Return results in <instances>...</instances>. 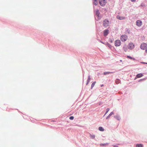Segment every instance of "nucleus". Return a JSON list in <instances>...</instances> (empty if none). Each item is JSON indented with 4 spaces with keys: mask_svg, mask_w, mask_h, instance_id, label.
Returning a JSON list of instances; mask_svg holds the SVG:
<instances>
[{
    "mask_svg": "<svg viewBox=\"0 0 147 147\" xmlns=\"http://www.w3.org/2000/svg\"><path fill=\"white\" fill-rule=\"evenodd\" d=\"M96 83V82H94L91 85V88L92 89V88L94 86L95 83Z\"/></svg>",
    "mask_w": 147,
    "mask_h": 147,
    "instance_id": "412c9836",
    "label": "nucleus"
},
{
    "mask_svg": "<svg viewBox=\"0 0 147 147\" xmlns=\"http://www.w3.org/2000/svg\"><path fill=\"white\" fill-rule=\"evenodd\" d=\"M147 45L146 43H142L141 44L140 46V48L141 49L144 50L146 49V48L147 47Z\"/></svg>",
    "mask_w": 147,
    "mask_h": 147,
    "instance_id": "423d86ee",
    "label": "nucleus"
},
{
    "mask_svg": "<svg viewBox=\"0 0 147 147\" xmlns=\"http://www.w3.org/2000/svg\"><path fill=\"white\" fill-rule=\"evenodd\" d=\"M98 129L100 131H104V129L102 127H100L98 128Z\"/></svg>",
    "mask_w": 147,
    "mask_h": 147,
    "instance_id": "4468645a",
    "label": "nucleus"
},
{
    "mask_svg": "<svg viewBox=\"0 0 147 147\" xmlns=\"http://www.w3.org/2000/svg\"><path fill=\"white\" fill-rule=\"evenodd\" d=\"M143 75L142 74H139L136 75V77L138 78L141 77L143 76Z\"/></svg>",
    "mask_w": 147,
    "mask_h": 147,
    "instance_id": "f8f14e48",
    "label": "nucleus"
},
{
    "mask_svg": "<svg viewBox=\"0 0 147 147\" xmlns=\"http://www.w3.org/2000/svg\"><path fill=\"white\" fill-rule=\"evenodd\" d=\"M90 80H88L87 81V83H86V85H87L90 82Z\"/></svg>",
    "mask_w": 147,
    "mask_h": 147,
    "instance_id": "393cba45",
    "label": "nucleus"
},
{
    "mask_svg": "<svg viewBox=\"0 0 147 147\" xmlns=\"http://www.w3.org/2000/svg\"><path fill=\"white\" fill-rule=\"evenodd\" d=\"M121 44V42L119 40H116L115 41V45L116 47H118L120 46Z\"/></svg>",
    "mask_w": 147,
    "mask_h": 147,
    "instance_id": "39448f33",
    "label": "nucleus"
},
{
    "mask_svg": "<svg viewBox=\"0 0 147 147\" xmlns=\"http://www.w3.org/2000/svg\"><path fill=\"white\" fill-rule=\"evenodd\" d=\"M127 39V36L125 34L122 35L120 37V39L122 42L126 41Z\"/></svg>",
    "mask_w": 147,
    "mask_h": 147,
    "instance_id": "f257e3e1",
    "label": "nucleus"
},
{
    "mask_svg": "<svg viewBox=\"0 0 147 147\" xmlns=\"http://www.w3.org/2000/svg\"><path fill=\"white\" fill-rule=\"evenodd\" d=\"M114 117L118 120H119L120 119V118L118 115L115 116Z\"/></svg>",
    "mask_w": 147,
    "mask_h": 147,
    "instance_id": "2eb2a0df",
    "label": "nucleus"
},
{
    "mask_svg": "<svg viewBox=\"0 0 147 147\" xmlns=\"http://www.w3.org/2000/svg\"><path fill=\"white\" fill-rule=\"evenodd\" d=\"M99 14L100 13L99 11L98 10H97L96 12V15L98 19L100 18V16H99Z\"/></svg>",
    "mask_w": 147,
    "mask_h": 147,
    "instance_id": "9d476101",
    "label": "nucleus"
},
{
    "mask_svg": "<svg viewBox=\"0 0 147 147\" xmlns=\"http://www.w3.org/2000/svg\"><path fill=\"white\" fill-rule=\"evenodd\" d=\"M117 18L120 20H123L125 19V17L123 16H121L119 15H117Z\"/></svg>",
    "mask_w": 147,
    "mask_h": 147,
    "instance_id": "6e6552de",
    "label": "nucleus"
},
{
    "mask_svg": "<svg viewBox=\"0 0 147 147\" xmlns=\"http://www.w3.org/2000/svg\"><path fill=\"white\" fill-rule=\"evenodd\" d=\"M143 146L142 144H137L136 145V147H143Z\"/></svg>",
    "mask_w": 147,
    "mask_h": 147,
    "instance_id": "dca6fc26",
    "label": "nucleus"
},
{
    "mask_svg": "<svg viewBox=\"0 0 147 147\" xmlns=\"http://www.w3.org/2000/svg\"><path fill=\"white\" fill-rule=\"evenodd\" d=\"M144 63V64H147V63Z\"/></svg>",
    "mask_w": 147,
    "mask_h": 147,
    "instance_id": "7c9ffc66",
    "label": "nucleus"
},
{
    "mask_svg": "<svg viewBox=\"0 0 147 147\" xmlns=\"http://www.w3.org/2000/svg\"><path fill=\"white\" fill-rule=\"evenodd\" d=\"M134 46L135 45L133 43L131 42L127 46V47L128 49L132 50L134 49Z\"/></svg>",
    "mask_w": 147,
    "mask_h": 147,
    "instance_id": "7ed1b4c3",
    "label": "nucleus"
},
{
    "mask_svg": "<svg viewBox=\"0 0 147 147\" xmlns=\"http://www.w3.org/2000/svg\"><path fill=\"white\" fill-rule=\"evenodd\" d=\"M109 108H107V111H106V112L105 113V114L104 115V116L109 111Z\"/></svg>",
    "mask_w": 147,
    "mask_h": 147,
    "instance_id": "4be33fe9",
    "label": "nucleus"
},
{
    "mask_svg": "<svg viewBox=\"0 0 147 147\" xmlns=\"http://www.w3.org/2000/svg\"><path fill=\"white\" fill-rule=\"evenodd\" d=\"M69 119L71 120H72L74 119V117L73 116H71L69 117Z\"/></svg>",
    "mask_w": 147,
    "mask_h": 147,
    "instance_id": "5701e85b",
    "label": "nucleus"
},
{
    "mask_svg": "<svg viewBox=\"0 0 147 147\" xmlns=\"http://www.w3.org/2000/svg\"><path fill=\"white\" fill-rule=\"evenodd\" d=\"M90 137L92 139H94L95 138V136L94 135L90 134Z\"/></svg>",
    "mask_w": 147,
    "mask_h": 147,
    "instance_id": "a211bd4d",
    "label": "nucleus"
},
{
    "mask_svg": "<svg viewBox=\"0 0 147 147\" xmlns=\"http://www.w3.org/2000/svg\"><path fill=\"white\" fill-rule=\"evenodd\" d=\"M109 30H105L104 31V35L106 36L109 34Z\"/></svg>",
    "mask_w": 147,
    "mask_h": 147,
    "instance_id": "1a4fd4ad",
    "label": "nucleus"
},
{
    "mask_svg": "<svg viewBox=\"0 0 147 147\" xmlns=\"http://www.w3.org/2000/svg\"><path fill=\"white\" fill-rule=\"evenodd\" d=\"M90 76H88V80H90Z\"/></svg>",
    "mask_w": 147,
    "mask_h": 147,
    "instance_id": "cd10ccee",
    "label": "nucleus"
},
{
    "mask_svg": "<svg viewBox=\"0 0 147 147\" xmlns=\"http://www.w3.org/2000/svg\"><path fill=\"white\" fill-rule=\"evenodd\" d=\"M136 24L137 26L140 27L142 25V22L140 20H137L136 22Z\"/></svg>",
    "mask_w": 147,
    "mask_h": 147,
    "instance_id": "0eeeda50",
    "label": "nucleus"
},
{
    "mask_svg": "<svg viewBox=\"0 0 147 147\" xmlns=\"http://www.w3.org/2000/svg\"><path fill=\"white\" fill-rule=\"evenodd\" d=\"M99 2L100 4L102 6L105 5L107 2L106 0H99Z\"/></svg>",
    "mask_w": 147,
    "mask_h": 147,
    "instance_id": "f03ea898",
    "label": "nucleus"
},
{
    "mask_svg": "<svg viewBox=\"0 0 147 147\" xmlns=\"http://www.w3.org/2000/svg\"><path fill=\"white\" fill-rule=\"evenodd\" d=\"M113 147H116V146H114Z\"/></svg>",
    "mask_w": 147,
    "mask_h": 147,
    "instance_id": "2f4dec72",
    "label": "nucleus"
},
{
    "mask_svg": "<svg viewBox=\"0 0 147 147\" xmlns=\"http://www.w3.org/2000/svg\"><path fill=\"white\" fill-rule=\"evenodd\" d=\"M112 73L111 72H104V74L105 75H106L107 74H109Z\"/></svg>",
    "mask_w": 147,
    "mask_h": 147,
    "instance_id": "aec40b11",
    "label": "nucleus"
},
{
    "mask_svg": "<svg viewBox=\"0 0 147 147\" xmlns=\"http://www.w3.org/2000/svg\"><path fill=\"white\" fill-rule=\"evenodd\" d=\"M146 49V50H145V51L147 53V47L146 48V49Z\"/></svg>",
    "mask_w": 147,
    "mask_h": 147,
    "instance_id": "c85d7f7f",
    "label": "nucleus"
},
{
    "mask_svg": "<svg viewBox=\"0 0 147 147\" xmlns=\"http://www.w3.org/2000/svg\"><path fill=\"white\" fill-rule=\"evenodd\" d=\"M128 47H127V46L126 45H124L123 46V49L126 52L128 50Z\"/></svg>",
    "mask_w": 147,
    "mask_h": 147,
    "instance_id": "9b49d317",
    "label": "nucleus"
},
{
    "mask_svg": "<svg viewBox=\"0 0 147 147\" xmlns=\"http://www.w3.org/2000/svg\"><path fill=\"white\" fill-rule=\"evenodd\" d=\"M127 58H129L130 59H132L134 60H135V59H136L135 58H133V57H131L130 56H127Z\"/></svg>",
    "mask_w": 147,
    "mask_h": 147,
    "instance_id": "6ab92c4d",
    "label": "nucleus"
},
{
    "mask_svg": "<svg viewBox=\"0 0 147 147\" xmlns=\"http://www.w3.org/2000/svg\"><path fill=\"white\" fill-rule=\"evenodd\" d=\"M104 86V85H103V84L101 85V87H102V86Z\"/></svg>",
    "mask_w": 147,
    "mask_h": 147,
    "instance_id": "c756f323",
    "label": "nucleus"
},
{
    "mask_svg": "<svg viewBox=\"0 0 147 147\" xmlns=\"http://www.w3.org/2000/svg\"><path fill=\"white\" fill-rule=\"evenodd\" d=\"M114 113L113 112H111V113L109 115L106 117V119H108L110 118V117Z\"/></svg>",
    "mask_w": 147,
    "mask_h": 147,
    "instance_id": "ddd939ff",
    "label": "nucleus"
},
{
    "mask_svg": "<svg viewBox=\"0 0 147 147\" xmlns=\"http://www.w3.org/2000/svg\"><path fill=\"white\" fill-rule=\"evenodd\" d=\"M116 82L117 83H118L119 82V80L118 79H117L116 80Z\"/></svg>",
    "mask_w": 147,
    "mask_h": 147,
    "instance_id": "a878e982",
    "label": "nucleus"
},
{
    "mask_svg": "<svg viewBox=\"0 0 147 147\" xmlns=\"http://www.w3.org/2000/svg\"><path fill=\"white\" fill-rule=\"evenodd\" d=\"M98 0H94L93 3L95 5H97L98 4Z\"/></svg>",
    "mask_w": 147,
    "mask_h": 147,
    "instance_id": "f3484780",
    "label": "nucleus"
},
{
    "mask_svg": "<svg viewBox=\"0 0 147 147\" xmlns=\"http://www.w3.org/2000/svg\"><path fill=\"white\" fill-rule=\"evenodd\" d=\"M131 1L132 2H135L136 1V0H131Z\"/></svg>",
    "mask_w": 147,
    "mask_h": 147,
    "instance_id": "bb28decb",
    "label": "nucleus"
},
{
    "mask_svg": "<svg viewBox=\"0 0 147 147\" xmlns=\"http://www.w3.org/2000/svg\"><path fill=\"white\" fill-rule=\"evenodd\" d=\"M108 143H106V144H100V145L101 146H105L106 145H108Z\"/></svg>",
    "mask_w": 147,
    "mask_h": 147,
    "instance_id": "b1692460",
    "label": "nucleus"
},
{
    "mask_svg": "<svg viewBox=\"0 0 147 147\" xmlns=\"http://www.w3.org/2000/svg\"><path fill=\"white\" fill-rule=\"evenodd\" d=\"M109 21L106 19L103 22V25L105 27L109 26Z\"/></svg>",
    "mask_w": 147,
    "mask_h": 147,
    "instance_id": "20e7f679",
    "label": "nucleus"
}]
</instances>
